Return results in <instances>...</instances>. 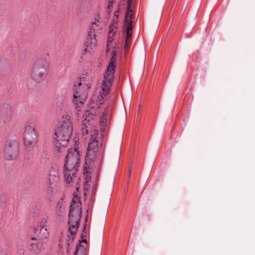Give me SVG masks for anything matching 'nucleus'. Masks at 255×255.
<instances>
[{
	"label": "nucleus",
	"mask_w": 255,
	"mask_h": 255,
	"mask_svg": "<svg viewBox=\"0 0 255 255\" xmlns=\"http://www.w3.org/2000/svg\"><path fill=\"white\" fill-rule=\"evenodd\" d=\"M81 151L78 147L69 149L65 159L64 178L67 184L78 189L80 178L77 174Z\"/></svg>",
	"instance_id": "1"
},
{
	"label": "nucleus",
	"mask_w": 255,
	"mask_h": 255,
	"mask_svg": "<svg viewBox=\"0 0 255 255\" xmlns=\"http://www.w3.org/2000/svg\"><path fill=\"white\" fill-rule=\"evenodd\" d=\"M73 127L70 118H66L59 123L55 130L53 138L56 140L57 150L61 152V147L66 146L72 133Z\"/></svg>",
	"instance_id": "2"
},
{
	"label": "nucleus",
	"mask_w": 255,
	"mask_h": 255,
	"mask_svg": "<svg viewBox=\"0 0 255 255\" xmlns=\"http://www.w3.org/2000/svg\"><path fill=\"white\" fill-rule=\"evenodd\" d=\"M99 148L98 130L92 129L90 131L89 141L85 158L84 170L86 172H91L94 166V160L97 156Z\"/></svg>",
	"instance_id": "3"
},
{
	"label": "nucleus",
	"mask_w": 255,
	"mask_h": 255,
	"mask_svg": "<svg viewBox=\"0 0 255 255\" xmlns=\"http://www.w3.org/2000/svg\"><path fill=\"white\" fill-rule=\"evenodd\" d=\"M120 47H115L113 50L111 58L104 75V79L102 84V91L100 96H107L110 94L111 86L114 81L115 69L116 67V56L119 52Z\"/></svg>",
	"instance_id": "4"
},
{
	"label": "nucleus",
	"mask_w": 255,
	"mask_h": 255,
	"mask_svg": "<svg viewBox=\"0 0 255 255\" xmlns=\"http://www.w3.org/2000/svg\"><path fill=\"white\" fill-rule=\"evenodd\" d=\"M81 203L79 198L75 196L73 199L69 214L68 230L72 236L71 242L73 240L76 235L78 223L81 217Z\"/></svg>",
	"instance_id": "5"
},
{
	"label": "nucleus",
	"mask_w": 255,
	"mask_h": 255,
	"mask_svg": "<svg viewBox=\"0 0 255 255\" xmlns=\"http://www.w3.org/2000/svg\"><path fill=\"white\" fill-rule=\"evenodd\" d=\"M49 68L48 61L42 57L37 58L32 64L30 77L36 83L41 82L47 76Z\"/></svg>",
	"instance_id": "6"
},
{
	"label": "nucleus",
	"mask_w": 255,
	"mask_h": 255,
	"mask_svg": "<svg viewBox=\"0 0 255 255\" xmlns=\"http://www.w3.org/2000/svg\"><path fill=\"white\" fill-rule=\"evenodd\" d=\"M132 0H128L127 12L125 16V26L127 29L125 48L127 52L129 48L132 37V9L131 4Z\"/></svg>",
	"instance_id": "7"
},
{
	"label": "nucleus",
	"mask_w": 255,
	"mask_h": 255,
	"mask_svg": "<svg viewBox=\"0 0 255 255\" xmlns=\"http://www.w3.org/2000/svg\"><path fill=\"white\" fill-rule=\"evenodd\" d=\"M92 78L89 76L81 78L75 83L73 90L75 94L78 96H86L89 94V89L92 85Z\"/></svg>",
	"instance_id": "8"
},
{
	"label": "nucleus",
	"mask_w": 255,
	"mask_h": 255,
	"mask_svg": "<svg viewBox=\"0 0 255 255\" xmlns=\"http://www.w3.org/2000/svg\"><path fill=\"white\" fill-rule=\"evenodd\" d=\"M19 153V143L17 140H7L3 149V157L7 160H13L16 158Z\"/></svg>",
	"instance_id": "9"
},
{
	"label": "nucleus",
	"mask_w": 255,
	"mask_h": 255,
	"mask_svg": "<svg viewBox=\"0 0 255 255\" xmlns=\"http://www.w3.org/2000/svg\"><path fill=\"white\" fill-rule=\"evenodd\" d=\"M112 108H107L104 111L102 115L100 118V125L101 126V135L104 138L107 134L109 126L110 123Z\"/></svg>",
	"instance_id": "10"
},
{
	"label": "nucleus",
	"mask_w": 255,
	"mask_h": 255,
	"mask_svg": "<svg viewBox=\"0 0 255 255\" xmlns=\"http://www.w3.org/2000/svg\"><path fill=\"white\" fill-rule=\"evenodd\" d=\"M23 140L26 146L31 147L37 142V135L35 128L32 126H27L25 127L23 134Z\"/></svg>",
	"instance_id": "11"
},
{
	"label": "nucleus",
	"mask_w": 255,
	"mask_h": 255,
	"mask_svg": "<svg viewBox=\"0 0 255 255\" xmlns=\"http://www.w3.org/2000/svg\"><path fill=\"white\" fill-rule=\"evenodd\" d=\"M96 33L93 32H89L85 42V48L81 53L82 58L86 59L87 57V52H91L96 45L97 40L96 39Z\"/></svg>",
	"instance_id": "12"
},
{
	"label": "nucleus",
	"mask_w": 255,
	"mask_h": 255,
	"mask_svg": "<svg viewBox=\"0 0 255 255\" xmlns=\"http://www.w3.org/2000/svg\"><path fill=\"white\" fill-rule=\"evenodd\" d=\"M49 187L47 188V193L48 194L51 193L53 192V189L55 188L60 182V178L58 172L55 171L51 172L49 176Z\"/></svg>",
	"instance_id": "13"
},
{
	"label": "nucleus",
	"mask_w": 255,
	"mask_h": 255,
	"mask_svg": "<svg viewBox=\"0 0 255 255\" xmlns=\"http://www.w3.org/2000/svg\"><path fill=\"white\" fill-rule=\"evenodd\" d=\"M34 233L37 234L39 241L42 243H46V239L48 236V232L47 231L45 222H42L40 224L39 228L35 229Z\"/></svg>",
	"instance_id": "14"
},
{
	"label": "nucleus",
	"mask_w": 255,
	"mask_h": 255,
	"mask_svg": "<svg viewBox=\"0 0 255 255\" xmlns=\"http://www.w3.org/2000/svg\"><path fill=\"white\" fill-rule=\"evenodd\" d=\"M117 17L114 20V23L109 26V31L108 35L107 47L110 49L112 47V41L114 39L117 31Z\"/></svg>",
	"instance_id": "15"
},
{
	"label": "nucleus",
	"mask_w": 255,
	"mask_h": 255,
	"mask_svg": "<svg viewBox=\"0 0 255 255\" xmlns=\"http://www.w3.org/2000/svg\"><path fill=\"white\" fill-rule=\"evenodd\" d=\"M97 112H89L88 111H86L82 117V123L83 125L85 126V128H82L81 130H82V132L83 134L86 133L87 134L88 131V123L90 122L91 120H92L93 118H95L96 116Z\"/></svg>",
	"instance_id": "16"
},
{
	"label": "nucleus",
	"mask_w": 255,
	"mask_h": 255,
	"mask_svg": "<svg viewBox=\"0 0 255 255\" xmlns=\"http://www.w3.org/2000/svg\"><path fill=\"white\" fill-rule=\"evenodd\" d=\"M102 23L101 18L99 15L95 17L94 21H92L90 27V31L96 33V35L98 34L99 30L102 28Z\"/></svg>",
	"instance_id": "17"
},
{
	"label": "nucleus",
	"mask_w": 255,
	"mask_h": 255,
	"mask_svg": "<svg viewBox=\"0 0 255 255\" xmlns=\"http://www.w3.org/2000/svg\"><path fill=\"white\" fill-rule=\"evenodd\" d=\"M103 97H92L89 101V108L91 110L97 109L103 103Z\"/></svg>",
	"instance_id": "18"
},
{
	"label": "nucleus",
	"mask_w": 255,
	"mask_h": 255,
	"mask_svg": "<svg viewBox=\"0 0 255 255\" xmlns=\"http://www.w3.org/2000/svg\"><path fill=\"white\" fill-rule=\"evenodd\" d=\"M11 69L10 63L6 61L0 62V74H2Z\"/></svg>",
	"instance_id": "19"
},
{
	"label": "nucleus",
	"mask_w": 255,
	"mask_h": 255,
	"mask_svg": "<svg viewBox=\"0 0 255 255\" xmlns=\"http://www.w3.org/2000/svg\"><path fill=\"white\" fill-rule=\"evenodd\" d=\"M73 102L76 105V108H80L84 103L87 97H73Z\"/></svg>",
	"instance_id": "20"
},
{
	"label": "nucleus",
	"mask_w": 255,
	"mask_h": 255,
	"mask_svg": "<svg viewBox=\"0 0 255 255\" xmlns=\"http://www.w3.org/2000/svg\"><path fill=\"white\" fill-rule=\"evenodd\" d=\"M74 255H86L85 247L80 245H77Z\"/></svg>",
	"instance_id": "21"
},
{
	"label": "nucleus",
	"mask_w": 255,
	"mask_h": 255,
	"mask_svg": "<svg viewBox=\"0 0 255 255\" xmlns=\"http://www.w3.org/2000/svg\"><path fill=\"white\" fill-rule=\"evenodd\" d=\"M42 246L40 243H37L36 244L32 243L30 245V251L33 253H39L41 250Z\"/></svg>",
	"instance_id": "22"
},
{
	"label": "nucleus",
	"mask_w": 255,
	"mask_h": 255,
	"mask_svg": "<svg viewBox=\"0 0 255 255\" xmlns=\"http://www.w3.org/2000/svg\"><path fill=\"white\" fill-rule=\"evenodd\" d=\"M2 120L4 123H7L9 121L11 117V111L10 109H8L5 112H2Z\"/></svg>",
	"instance_id": "23"
},
{
	"label": "nucleus",
	"mask_w": 255,
	"mask_h": 255,
	"mask_svg": "<svg viewBox=\"0 0 255 255\" xmlns=\"http://www.w3.org/2000/svg\"><path fill=\"white\" fill-rule=\"evenodd\" d=\"M41 162L45 164H48L50 162L48 158L44 157L41 160Z\"/></svg>",
	"instance_id": "24"
},
{
	"label": "nucleus",
	"mask_w": 255,
	"mask_h": 255,
	"mask_svg": "<svg viewBox=\"0 0 255 255\" xmlns=\"http://www.w3.org/2000/svg\"><path fill=\"white\" fill-rule=\"evenodd\" d=\"M0 255H8L7 252L3 249H0Z\"/></svg>",
	"instance_id": "25"
},
{
	"label": "nucleus",
	"mask_w": 255,
	"mask_h": 255,
	"mask_svg": "<svg viewBox=\"0 0 255 255\" xmlns=\"http://www.w3.org/2000/svg\"><path fill=\"white\" fill-rule=\"evenodd\" d=\"M79 242H80V243H83L85 244V245H86V244H87V240L86 239H83L82 241H80ZM79 245L83 246V245H81L80 244H79ZM84 246H85V248L86 249V245H84ZM86 254L87 255V251H86Z\"/></svg>",
	"instance_id": "26"
},
{
	"label": "nucleus",
	"mask_w": 255,
	"mask_h": 255,
	"mask_svg": "<svg viewBox=\"0 0 255 255\" xmlns=\"http://www.w3.org/2000/svg\"><path fill=\"white\" fill-rule=\"evenodd\" d=\"M66 246H67V249L69 250L70 246V243L69 241H68V243L66 244Z\"/></svg>",
	"instance_id": "27"
},
{
	"label": "nucleus",
	"mask_w": 255,
	"mask_h": 255,
	"mask_svg": "<svg viewBox=\"0 0 255 255\" xmlns=\"http://www.w3.org/2000/svg\"><path fill=\"white\" fill-rule=\"evenodd\" d=\"M108 2L109 3H112L113 2V0H108Z\"/></svg>",
	"instance_id": "28"
},
{
	"label": "nucleus",
	"mask_w": 255,
	"mask_h": 255,
	"mask_svg": "<svg viewBox=\"0 0 255 255\" xmlns=\"http://www.w3.org/2000/svg\"><path fill=\"white\" fill-rule=\"evenodd\" d=\"M59 206V204H58L57 206L56 207V208H58V207Z\"/></svg>",
	"instance_id": "29"
},
{
	"label": "nucleus",
	"mask_w": 255,
	"mask_h": 255,
	"mask_svg": "<svg viewBox=\"0 0 255 255\" xmlns=\"http://www.w3.org/2000/svg\"><path fill=\"white\" fill-rule=\"evenodd\" d=\"M59 208H62V205H61L60 206V207H59Z\"/></svg>",
	"instance_id": "30"
}]
</instances>
